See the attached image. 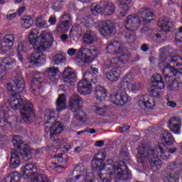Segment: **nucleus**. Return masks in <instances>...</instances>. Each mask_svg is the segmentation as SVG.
<instances>
[{"label":"nucleus","mask_w":182,"mask_h":182,"mask_svg":"<svg viewBox=\"0 0 182 182\" xmlns=\"http://www.w3.org/2000/svg\"><path fill=\"white\" fill-rule=\"evenodd\" d=\"M177 150V147L166 149V144L163 143L158 144L155 148L153 146L139 145L136 159L138 163H140L141 164L147 163L148 160L153 171H157V170H160L161 166H163V162L159 159L157 154L162 160L167 161V160H169L171 157V155L168 153L174 154Z\"/></svg>","instance_id":"f257e3e1"},{"label":"nucleus","mask_w":182,"mask_h":182,"mask_svg":"<svg viewBox=\"0 0 182 182\" xmlns=\"http://www.w3.org/2000/svg\"><path fill=\"white\" fill-rule=\"evenodd\" d=\"M180 57H168L164 61L162 73L165 77L167 89L172 92L180 90L182 85V64L178 63Z\"/></svg>","instance_id":"f03ea898"},{"label":"nucleus","mask_w":182,"mask_h":182,"mask_svg":"<svg viewBox=\"0 0 182 182\" xmlns=\"http://www.w3.org/2000/svg\"><path fill=\"white\" fill-rule=\"evenodd\" d=\"M107 174L100 173L98 176L102 182H110L113 178L123 180V181H130L132 180V173L129 172L127 166L124 161H120L119 164L107 165Z\"/></svg>","instance_id":"7ed1b4c3"},{"label":"nucleus","mask_w":182,"mask_h":182,"mask_svg":"<svg viewBox=\"0 0 182 182\" xmlns=\"http://www.w3.org/2000/svg\"><path fill=\"white\" fill-rule=\"evenodd\" d=\"M9 107L13 110L20 109V113L22 119L28 123L35 117V110L33 109V104L29 101H23L22 97L16 93L11 94L9 99Z\"/></svg>","instance_id":"20e7f679"},{"label":"nucleus","mask_w":182,"mask_h":182,"mask_svg":"<svg viewBox=\"0 0 182 182\" xmlns=\"http://www.w3.org/2000/svg\"><path fill=\"white\" fill-rule=\"evenodd\" d=\"M39 31L38 28L33 29L28 34V42L31 45H33L35 50H40L43 52L46 50L48 48H50L53 43V36L52 33L46 31H43L42 33L38 36Z\"/></svg>","instance_id":"39448f33"},{"label":"nucleus","mask_w":182,"mask_h":182,"mask_svg":"<svg viewBox=\"0 0 182 182\" xmlns=\"http://www.w3.org/2000/svg\"><path fill=\"white\" fill-rule=\"evenodd\" d=\"M133 77L131 74H127L122 80L118 84V89L122 92V93L112 94L111 101L117 106H124L129 102V95L126 93L127 90H130L129 83Z\"/></svg>","instance_id":"423d86ee"},{"label":"nucleus","mask_w":182,"mask_h":182,"mask_svg":"<svg viewBox=\"0 0 182 182\" xmlns=\"http://www.w3.org/2000/svg\"><path fill=\"white\" fill-rule=\"evenodd\" d=\"M59 68H48L44 74H41L39 76L34 77L31 82V87L35 92L38 89H41V86L43 83H56L59 80Z\"/></svg>","instance_id":"0eeeda50"},{"label":"nucleus","mask_w":182,"mask_h":182,"mask_svg":"<svg viewBox=\"0 0 182 182\" xmlns=\"http://www.w3.org/2000/svg\"><path fill=\"white\" fill-rule=\"evenodd\" d=\"M69 107L71 112L74 113V117L85 123L87 122V116L86 112L82 109V105L83 104V99L80 97V95L78 94H74L71 96L69 102Z\"/></svg>","instance_id":"6e6552de"},{"label":"nucleus","mask_w":182,"mask_h":182,"mask_svg":"<svg viewBox=\"0 0 182 182\" xmlns=\"http://www.w3.org/2000/svg\"><path fill=\"white\" fill-rule=\"evenodd\" d=\"M143 23L140 16L136 15H129L125 20V26L127 31H129L124 36L126 42L128 43H133L136 39V35L133 33L134 31H137L140 25Z\"/></svg>","instance_id":"1a4fd4ad"},{"label":"nucleus","mask_w":182,"mask_h":182,"mask_svg":"<svg viewBox=\"0 0 182 182\" xmlns=\"http://www.w3.org/2000/svg\"><path fill=\"white\" fill-rule=\"evenodd\" d=\"M168 175L164 178V182H179V175L182 173V161L176 159L167 166Z\"/></svg>","instance_id":"9d476101"},{"label":"nucleus","mask_w":182,"mask_h":182,"mask_svg":"<svg viewBox=\"0 0 182 182\" xmlns=\"http://www.w3.org/2000/svg\"><path fill=\"white\" fill-rule=\"evenodd\" d=\"M97 83L96 77L93 78V74L87 72L84 74V79L80 81L77 84V90L81 95H90L92 93V84Z\"/></svg>","instance_id":"9b49d317"},{"label":"nucleus","mask_w":182,"mask_h":182,"mask_svg":"<svg viewBox=\"0 0 182 182\" xmlns=\"http://www.w3.org/2000/svg\"><path fill=\"white\" fill-rule=\"evenodd\" d=\"M13 76L14 80L7 85V90L9 92H14L16 95L22 93L25 90V81H23L22 73L21 71L14 72Z\"/></svg>","instance_id":"f8f14e48"},{"label":"nucleus","mask_w":182,"mask_h":182,"mask_svg":"<svg viewBox=\"0 0 182 182\" xmlns=\"http://www.w3.org/2000/svg\"><path fill=\"white\" fill-rule=\"evenodd\" d=\"M114 11H116V6L112 2H105L101 7L95 5L91 6V12L93 15L104 14V15L110 16L114 14Z\"/></svg>","instance_id":"ddd939ff"},{"label":"nucleus","mask_w":182,"mask_h":182,"mask_svg":"<svg viewBox=\"0 0 182 182\" xmlns=\"http://www.w3.org/2000/svg\"><path fill=\"white\" fill-rule=\"evenodd\" d=\"M7 107H3L0 109V127H5V129H9V127H14L16 124V117L12 116L8 117ZM6 117H8L6 119Z\"/></svg>","instance_id":"4468645a"},{"label":"nucleus","mask_w":182,"mask_h":182,"mask_svg":"<svg viewBox=\"0 0 182 182\" xmlns=\"http://www.w3.org/2000/svg\"><path fill=\"white\" fill-rule=\"evenodd\" d=\"M16 41V36L13 33L6 34L0 43V49L4 53L9 52L12 47L15 44Z\"/></svg>","instance_id":"2eb2a0df"},{"label":"nucleus","mask_w":182,"mask_h":182,"mask_svg":"<svg viewBox=\"0 0 182 182\" xmlns=\"http://www.w3.org/2000/svg\"><path fill=\"white\" fill-rule=\"evenodd\" d=\"M160 51V59L159 66V68H163L164 69V60H166L168 58H179L178 60L180 65H182V59L181 57L178 55H170L171 53H173V48L171 46H165L159 49Z\"/></svg>","instance_id":"dca6fc26"},{"label":"nucleus","mask_w":182,"mask_h":182,"mask_svg":"<svg viewBox=\"0 0 182 182\" xmlns=\"http://www.w3.org/2000/svg\"><path fill=\"white\" fill-rule=\"evenodd\" d=\"M138 16H139L142 23H150L151 21L156 19V16L153 13V10L147 7H144L138 11Z\"/></svg>","instance_id":"f3484780"},{"label":"nucleus","mask_w":182,"mask_h":182,"mask_svg":"<svg viewBox=\"0 0 182 182\" xmlns=\"http://www.w3.org/2000/svg\"><path fill=\"white\" fill-rule=\"evenodd\" d=\"M124 48V44L117 41H114L107 43L106 50L108 53H111V55H119V53L123 52Z\"/></svg>","instance_id":"a211bd4d"},{"label":"nucleus","mask_w":182,"mask_h":182,"mask_svg":"<svg viewBox=\"0 0 182 182\" xmlns=\"http://www.w3.org/2000/svg\"><path fill=\"white\" fill-rule=\"evenodd\" d=\"M138 105L141 109H150L153 110L156 106V102L152 97L141 95L138 98Z\"/></svg>","instance_id":"6ab92c4d"},{"label":"nucleus","mask_w":182,"mask_h":182,"mask_svg":"<svg viewBox=\"0 0 182 182\" xmlns=\"http://www.w3.org/2000/svg\"><path fill=\"white\" fill-rule=\"evenodd\" d=\"M115 163L113 161V160L112 159H108L107 161V164H105L103 163V161H99L97 159H92V168H94V170H96L97 171H103V170L105 171H106V173H100V174H107V173H109V171H107V170H106V167H107L108 165L109 166H115Z\"/></svg>","instance_id":"aec40b11"},{"label":"nucleus","mask_w":182,"mask_h":182,"mask_svg":"<svg viewBox=\"0 0 182 182\" xmlns=\"http://www.w3.org/2000/svg\"><path fill=\"white\" fill-rule=\"evenodd\" d=\"M28 62L39 66V65H45L46 63V55L41 52H34L28 58Z\"/></svg>","instance_id":"412c9836"},{"label":"nucleus","mask_w":182,"mask_h":182,"mask_svg":"<svg viewBox=\"0 0 182 182\" xmlns=\"http://www.w3.org/2000/svg\"><path fill=\"white\" fill-rule=\"evenodd\" d=\"M48 132H50V139L52 141H56V137H58V134H60L63 132V126L60 122H56L53 123L51 127L48 129Z\"/></svg>","instance_id":"4be33fe9"},{"label":"nucleus","mask_w":182,"mask_h":182,"mask_svg":"<svg viewBox=\"0 0 182 182\" xmlns=\"http://www.w3.org/2000/svg\"><path fill=\"white\" fill-rule=\"evenodd\" d=\"M114 31V23L111 21L102 22V26L100 28V32L102 36H110Z\"/></svg>","instance_id":"5701e85b"},{"label":"nucleus","mask_w":182,"mask_h":182,"mask_svg":"<svg viewBox=\"0 0 182 182\" xmlns=\"http://www.w3.org/2000/svg\"><path fill=\"white\" fill-rule=\"evenodd\" d=\"M114 68V69L109 72L105 70H102L104 76H105L109 82H117V80L120 79V68H119V66Z\"/></svg>","instance_id":"b1692460"},{"label":"nucleus","mask_w":182,"mask_h":182,"mask_svg":"<svg viewBox=\"0 0 182 182\" xmlns=\"http://www.w3.org/2000/svg\"><path fill=\"white\" fill-rule=\"evenodd\" d=\"M158 26L165 33L169 32L170 29L174 26V23L167 18H160L158 22Z\"/></svg>","instance_id":"393cba45"},{"label":"nucleus","mask_w":182,"mask_h":182,"mask_svg":"<svg viewBox=\"0 0 182 182\" xmlns=\"http://www.w3.org/2000/svg\"><path fill=\"white\" fill-rule=\"evenodd\" d=\"M83 42L85 45H92L97 42V35L94 31L88 30L83 36Z\"/></svg>","instance_id":"a878e982"},{"label":"nucleus","mask_w":182,"mask_h":182,"mask_svg":"<svg viewBox=\"0 0 182 182\" xmlns=\"http://www.w3.org/2000/svg\"><path fill=\"white\" fill-rule=\"evenodd\" d=\"M21 164V158H19V152L16 149H12L10 159L11 168H18Z\"/></svg>","instance_id":"bb28decb"},{"label":"nucleus","mask_w":182,"mask_h":182,"mask_svg":"<svg viewBox=\"0 0 182 182\" xmlns=\"http://www.w3.org/2000/svg\"><path fill=\"white\" fill-rule=\"evenodd\" d=\"M151 82L152 87L159 89V90H161V89H164V87H166L163 78H161V75L160 74H154L151 79Z\"/></svg>","instance_id":"cd10ccee"},{"label":"nucleus","mask_w":182,"mask_h":182,"mask_svg":"<svg viewBox=\"0 0 182 182\" xmlns=\"http://www.w3.org/2000/svg\"><path fill=\"white\" fill-rule=\"evenodd\" d=\"M95 97L97 100L102 102V100H105L107 97V91L104 87L98 85L95 87Z\"/></svg>","instance_id":"c85d7f7f"},{"label":"nucleus","mask_w":182,"mask_h":182,"mask_svg":"<svg viewBox=\"0 0 182 182\" xmlns=\"http://www.w3.org/2000/svg\"><path fill=\"white\" fill-rule=\"evenodd\" d=\"M37 168H38L36 167V166L33 164H28L25 165L22 168L23 177L26 179L30 178L31 176L33 174V173H31V171H33V170H37Z\"/></svg>","instance_id":"c756f323"},{"label":"nucleus","mask_w":182,"mask_h":182,"mask_svg":"<svg viewBox=\"0 0 182 182\" xmlns=\"http://www.w3.org/2000/svg\"><path fill=\"white\" fill-rule=\"evenodd\" d=\"M162 141L165 143L166 146H173L176 143V139L173 134L168 131H164L162 136Z\"/></svg>","instance_id":"7c9ffc66"},{"label":"nucleus","mask_w":182,"mask_h":182,"mask_svg":"<svg viewBox=\"0 0 182 182\" xmlns=\"http://www.w3.org/2000/svg\"><path fill=\"white\" fill-rule=\"evenodd\" d=\"M119 63H120V59L119 58H114L112 60H104V69H110L111 68L119 67Z\"/></svg>","instance_id":"2f4dec72"},{"label":"nucleus","mask_w":182,"mask_h":182,"mask_svg":"<svg viewBox=\"0 0 182 182\" xmlns=\"http://www.w3.org/2000/svg\"><path fill=\"white\" fill-rule=\"evenodd\" d=\"M66 107V97L65 95H60L56 101V109L57 112H61V110H65Z\"/></svg>","instance_id":"473e14b6"},{"label":"nucleus","mask_w":182,"mask_h":182,"mask_svg":"<svg viewBox=\"0 0 182 182\" xmlns=\"http://www.w3.org/2000/svg\"><path fill=\"white\" fill-rule=\"evenodd\" d=\"M70 28V21H64L57 26L56 31L58 33H66Z\"/></svg>","instance_id":"72a5a7b5"},{"label":"nucleus","mask_w":182,"mask_h":182,"mask_svg":"<svg viewBox=\"0 0 182 182\" xmlns=\"http://www.w3.org/2000/svg\"><path fill=\"white\" fill-rule=\"evenodd\" d=\"M20 154L24 161H29L32 159V151L28 148L19 149Z\"/></svg>","instance_id":"f704fd0d"},{"label":"nucleus","mask_w":182,"mask_h":182,"mask_svg":"<svg viewBox=\"0 0 182 182\" xmlns=\"http://www.w3.org/2000/svg\"><path fill=\"white\" fill-rule=\"evenodd\" d=\"M63 76L64 79H68V80H75V79H76V73H75V71L70 67L65 69L63 73Z\"/></svg>","instance_id":"c9c22d12"},{"label":"nucleus","mask_w":182,"mask_h":182,"mask_svg":"<svg viewBox=\"0 0 182 182\" xmlns=\"http://www.w3.org/2000/svg\"><path fill=\"white\" fill-rule=\"evenodd\" d=\"M21 28L29 29L33 25V19L30 16H26L21 19Z\"/></svg>","instance_id":"e433bc0d"},{"label":"nucleus","mask_w":182,"mask_h":182,"mask_svg":"<svg viewBox=\"0 0 182 182\" xmlns=\"http://www.w3.org/2000/svg\"><path fill=\"white\" fill-rule=\"evenodd\" d=\"M48 115H46L45 118H44V126L46 127H48V124H49V123H51L52 122H50V120H52V119H53V121L55 120L56 117H58L59 114H55V109H49L48 110ZM55 114H56V116H55Z\"/></svg>","instance_id":"4c0bfd02"},{"label":"nucleus","mask_w":182,"mask_h":182,"mask_svg":"<svg viewBox=\"0 0 182 182\" xmlns=\"http://www.w3.org/2000/svg\"><path fill=\"white\" fill-rule=\"evenodd\" d=\"M119 2L121 4V5H125L123 9L120 11V15L121 16H124L125 15H127V12H129V6L130 4H132L133 0H118Z\"/></svg>","instance_id":"58836bf2"},{"label":"nucleus","mask_w":182,"mask_h":182,"mask_svg":"<svg viewBox=\"0 0 182 182\" xmlns=\"http://www.w3.org/2000/svg\"><path fill=\"white\" fill-rule=\"evenodd\" d=\"M12 143L15 149H18V150L19 149H23V147H25V144H23V141L20 136H14L12 139Z\"/></svg>","instance_id":"ea45409f"},{"label":"nucleus","mask_w":182,"mask_h":182,"mask_svg":"<svg viewBox=\"0 0 182 182\" xmlns=\"http://www.w3.org/2000/svg\"><path fill=\"white\" fill-rule=\"evenodd\" d=\"M3 65H5L9 69H12L14 66H16V60L11 57L4 58L2 60Z\"/></svg>","instance_id":"a19ab883"},{"label":"nucleus","mask_w":182,"mask_h":182,"mask_svg":"<svg viewBox=\"0 0 182 182\" xmlns=\"http://www.w3.org/2000/svg\"><path fill=\"white\" fill-rule=\"evenodd\" d=\"M21 181V175L18 172L10 173L6 178L5 182H19Z\"/></svg>","instance_id":"79ce46f5"},{"label":"nucleus","mask_w":182,"mask_h":182,"mask_svg":"<svg viewBox=\"0 0 182 182\" xmlns=\"http://www.w3.org/2000/svg\"><path fill=\"white\" fill-rule=\"evenodd\" d=\"M94 113L97 114V116H102L105 117L107 114V108L106 107H99L96 106L94 109Z\"/></svg>","instance_id":"37998d69"},{"label":"nucleus","mask_w":182,"mask_h":182,"mask_svg":"<svg viewBox=\"0 0 182 182\" xmlns=\"http://www.w3.org/2000/svg\"><path fill=\"white\" fill-rule=\"evenodd\" d=\"M168 127L174 134H180L181 133V125L179 124L168 123Z\"/></svg>","instance_id":"c03bdc74"},{"label":"nucleus","mask_w":182,"mask_h":182,"mask_svg":"<svg viewBox=\"0 0 182 182\" xmlns=\"http://www.w3.org/2000/svg\"><path fill=\"white\" fill-rule=\"evenodd\" d=\"M53 62L54 65H62V63H65L66 62V58H65L62 54H56L53 58Z\"/></svg>","instance_id":"a18cd8bd"},{"label":"nucleus","mask_w":182,"mask_h":182,"mask_svg":"<svg viewBox=\"0 0 182 182\" xmlns=\"http://www.w3.org/2000/svg\"><path fill=\"white\" fill-rule=\"evenodd\" d=\"M28 43L26 42H20L18 44L17 53H26L28 52Z\"/></svg>","instance_id":"49530a36"},{"label":"nucleus","mask_w":182,"mask_h":182,"mask_svg":"<svg viewBox=\"0 0 182 182\" xmlns=\"http://www.w3.org/2000/svg\"><path fill=\"white\" fill-rule=\"evenodd\" d=\"M36 25L38 28H48V21L40 16L36 18Z\"/></svg>","instance_id":"de8ad7c7"},{"label":"nucleus","mask_w":182,"mask_h":182,"mask_svg":"<svg viewBox=\"0 0 182 182\" xmlns=\"http://www.w3.org/2000/svg\"><path fill=\"white\" fill-rule=\"evenodd\" d=\"M129 90L133 92V93H136V92H139L140 90V87H141V82H134L129 84Z\"/></svg>","instance_id":"09e8293b"},{"label":"nucleus","mask_w":182,"mask_h":182,"mask_svg":"<svg viewBox=\"0 0 182 182\" xmlns=\"http://www.w3.org/2000/svg\"><path fill=\"white\" fill-rule=\"evenodd\" d=\"M85 176L82 174H77L75 178H70L67 180V182H83Z\"/></svg>","instance_id":"8fccbe9b"},{"label":"nucleus","mask_w":182,"mask_h":182,"mask_svg":"<svg viewBox=\"0 0 182 182\" xmlns=\"http://www.w3.org/2000/svg\"><path fill=\"white\" fill-rule=\"evenodd\" d=\"M130 56H132V55L127 53H124L120 56V58H118L119 59V66H120V63H126V62H128L130 59Z\"/></svg>","instance_id":"3c124183"},{"label":"nucleus","mask_w":182,"mask_h":182,"mask_svg":"<svg viewBox=\"0 0 182 182\" xmlns=\"http://www.w3.org/2000/svg\"><path fill=\"white\" fill-rule=\"evenodd\" d=\"M55 159L58 160V163H68V161H69V159L66 158L65 154H57L55 156Z\"/></svg>","instance_id":"603ef678"},{"label":"nucleus","mask_w":182,"mask_h":182,"mask_svg":"<svg viewBox=\"0 0 182 182\" xmlns=\"http://www.w3.org/2000/svg\"><path fill=\"white\" fill-rule=\"evenodd\" d=\"M83 171H85V166H83V164H79L74 165L73 173H79L78 174H81L80 173H83Z\"/></svg>","instance_id":"864d4df0"},{"label":"nucleus","mask_w":182,"mask_h":182,"mask_svg":"<svg viewBox=\"0 0 182 182\" xmlns=\"http://www.w3.org/2000/svg\"><path fill=\"white\" fill-rule=\"evenodd\" d=\"M105 159H106V152L100 151L94 156L93 159L99 160L100 161H105Z\"/></svg>","instance_id":"5fc2aeb1"},{"label":"nucleus","mask_w":182,"mask_h":182,"mask_svg":"<svg viewBox=\"0 0 182 182\" xmlns=\"http://www.w3.org/2000/svg\"><path fill=\"white\" fill-rule=\"evenodd\" d=\"M83 53H85V51L82 48L77 51V56L75 57V62H78V63H80L81 62L83 61V58H82V56L83 55Z\"/></svg>","instance_id":"6e6d98bb"},{"label":"nucleus","mask_w":182,"mask_h":182,"mask_svg":"<svg viewBox=\"0 0 182 182\" xmlns=\"http://www.w3.org/2000/svg\"><path fill=\"white\" fill-rule=\"evenodd\" d=\"M168 123L181 125V117L177 116L172 117L169 119Z\"/></svg>","instance_id":"4d7b16f0"},{"label":"nucleus","mask_w":182,"mask_h":182,"mask_svg":"<svg viewBox=\"0 0 182 182\" xmlns=\"http://www.w3.org/2000/svg\"><path fill=\"white\" fill-rule=\"evenodd\" d=\"M43 174H38V173H33V175L31 174V181L32 182H41V177Z\"/></svg>","instance_id":"13d9d810"},{"label":"nucleus","mask_w":182,"mask_h":182,"mask_svg":"<svg viewBox=\"0 0 182 182\" xmlns=\"http://www.w3.org/2000/svg\"><path fill=\"white\" fill-rule=\"evenodd\" d=\"M159 90H160V89L156 88V87H153V85H151L150 89V93L151 95H152V96H154V97H159L160 95Z\"/></svg>","instance_id":"bf43d9fd"},{"label":"nucleus","mask_w":182,"mask_h":182,"mask_svg":"<svg viewBox=\"0 0 182 182\" xmlns=\"http://www.w3.org/2000/svg\"><path fill=\"white\" fill-rule=\"evenodd\" d=\"M84 49V52L85 53H87V55H92V56H96V53H97V49H92L90 50L89 48H85Z\"/></svg>","instance_id":"052dcab7"},{"label":"nucleus","mask_w":182,"mask_h":182,"mask_svg":"<svg viewBox=\"0 0 182 182\" xmlns=\"http://www.w3.org/2000/svg\"><path fill=\"white\" fill-rule=\"evenodd\" d=\"M53 9L55 11V12H59V11L62 9V4H60L59 1L55 2L53 6Z\"/></svg>","instance_id":"680f3d73"},{"label":"nucleus","mask_w":182,"mask_h":182,"mask_svg":"<svg viewBox=\"0 0 182 182\" xmlns=\"http://www.w3.org/2000/svg\"><path fill=\"white\" fill-rule=\"evenodd\" d=\"M156 38H157V39H159V41H164L167 38V33H164V34H163L162 33H156Z\"/></svg>","instance_id":"e2e57ef3"},{"label":"nucleus","mask_w":182,"mask_h":182,"mask_svg":"<svg viewBox=\"0 0 182 182\" xmlns=\"http://www.w3.org/2000/svg\"><path fill=\"white\" fill-rule=\"evenodd\" d=\"M141 50L142 52H147V50H150V45L147 43H144L141 46Z\"/></svg>","instance_id":"0e129e2a"},{"label":"nucleus","mask_w":182,"mask_h":182,"mask_svg":"<svg viewBox=\"0 0 182 182\" xmlns=\"http://www.w3.org/2000/svg\"><path fill=\"white\" fill-rule=\"evenodd\" d=\"M56 22H58V19H56V16H51L48 19V23L50 25H56Z\"/></svg>","instance_id":"69168bd1"},{"label":"nucleus","mask_w":182,"mask_h":182,"mask_svg":"<svg viewBox=\"0 0 182 182\" xmlns=\"http://www.w3.org/2000/svg\"><path fill=\"white\" fill-rule=\"evenodd\" d=\"M40 182H52V181H50V178H49L46 175L43 174Z\"/></svg>","instance_id":"338daca9"},{"label":"nucleus","mask_w":182,"mask_h":182,"mask_svg":"<svg viewBox=\"0 0 182 182\" xmlns=\"http://www.w3.org/2000/svg\"><path fill=\"white\" fill-rule=\"evenodd\" d=\"M77 52V50L75 48H70L67 50V53L68 55H69V56H73L74 55H75Z\"/></svg>","instance_id":"774afa93"}]
</instances>
